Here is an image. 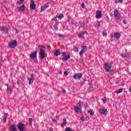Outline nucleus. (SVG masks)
I'll return each instance as SVG.
<instances>
[{"instance_id": "obj_1", "label": "nucleus", "mask_w": 131, "mask_h": 131, "mask_svg": "<svg viewBox=\"0 0 131 131\" xmlns=\"http://www.w3.org/2000/svg\"><path fill=\"white\" fill-rule=\"evenodd\" d=\"M82 107H83V102L79 100L76 106H74L75 112H76V113L78 114H81V113H82Z\"/></svg>"}, {"instance_id": "obj_2", "label": "nucleus", "mask_w": 131, "mask_h": 131, "mask_svg": "<svg viewBox=\"0 0 131 131\" xmlns=\"http://www.w3.org/2000/svg\"><path fill=\"white\" fill-rule=\"evenodd\" d=\"M38 48L40 50L39 56L40 59L42 60V59H45L47 57V54L45 52V46H39Z\"/></svg>"}, {"instance_id": "obj_3", "label": "nucleus", "mask_w": 131, "mask_h": 131, "mask_svg": "<svg viewBox=\"0 0 131 131\" xmlns=\"http://www.w3.org/2000/svg\"><path fill=\"white\" fill-rule=\"evenodd\" d=\"M17 46H18V42L16 40H12L8 43V47L10 49H15Z\"/></svg>"}, {"instance_id": "obj_4", "label": "nucleus", "mask_w": 131, "mask_h": 131, "mask_svg": "<svg viewBox=\"0 0 131 131\" xmlns=\"http://www.w3.org/2000/svg\"><path fill=\"white\" fill-rule=\"evenodd\" d=\"M34 78H35V75L34 74H31L30 75V77L28 78V80H29V84H32V83H33Z\"/></svg>"}, {"instance_id": "obj_5", "label": "nucleus", "mask_w": 131, "mask_h": 131, "mask_svg": "<svg viewBox=\"0 0 131 131\" xmlns=\"http://www.w3.org/2000/svg\"><path fill=\"white\" fill-rule=\"evenodd\" d=\"M114 16L116 20L120 19V15H119V11L117 9H115L114 12Z\"/></svg>"}, {"instance_id": "obj_6", "label": "nucleus", "mask_w": 131, "mask_h": 131, "mask_svg": "<svg viewBox=\"0 0 131 131\" xmlns=\"http://www.w3.org/2000/svg\"><path fill=\"white\" fill-rule=\"evenodd\" d=\"M95 18H96V19H100L102 18V11L100 10H97L96 12Z\"/></svg>"}, {"instance_id": "obj_7", "label": "nucleus", "mask_w": 131, "mask_h": 131, "mask_svg": "<svg viewBox=\"0 0 131 131\" xmlns=\"http://www.w3.org/2000/svg\"><path fill=\"white\" fill-rule=\"evenodd\" d=\"M107 113L108 111H107V109L101 108L99 110V113H100V114H103V115H104V116L107 115Z\"/></svg>"}, {"instance_id": "obj_8", "label": "nucleus", "mask_w": 131, "mask_h": 131, "mask_svg": "<svg viewBox=\"0 0 131 131\" xmlns=\"http://www.w3.org/2000/svg\"><path fill=\"white\" fill-rule=\"evenodd\" d=\"M24 124L21 122L17 125V127L20 131H24Z\"/></svg>"}, {"instance_id": "obj_9", "label": "nucleus", "mask_w": 131, "mask_h": 131, "mask_svg": "<svg viewBox=\"0 0 131 131\" xmlns=\"http://www.w3.org/2000/svg\"><path fill=\"white\" fill-rule=\"evenodd\" d=\"M86 50H88V47H86V46H82V49L79 52L80 56L83 55V53H84V52H85Z\"/></svg>"}, {"instance_id": "obj_10", "label": "nucleus", "mask_w": 131, "mask_h": 131, "mask_svg": "<svg viewBox=\"0 0 131 131\" xmlns=\"http://www.w3.org/2000/svg\"><path fill=\"white\" fill-rule=\"evenodd\" d=\"M73 77L74 79H79L80 78H81V77H82V74L81 73L75 74L73 76Z\"/></svg>"}, {"instance_id": "obj_11", "label": "nucleus", "mask_w": 131, "mask_h": 131, "mask_svg": "<svg viewBox=\"0 0 131 131\" xmlns=\"http://www.w3.org/2000/svg\"><path fill=\"white\" fill-rule=\"evenodd\" d=\"M30 7L31 10H35L36 6L35 5V4H34V1L33 0L31 1Z\"/></svg>"}, {"instance_id": "obj_12", "label": "nucleus", "mask_w": 131, "mask_h": 131, "mask_svg": "<svg viewBox=\"0 0 131 131\" xmlns=\"http://www.w3.org/2000/svg\"><path fill=\"white\" fill-rule=\"evenodd\" d=\"M121 36V34L119 32H116L114 34V38H116V39H119V38H120Z\"/></svg>"}, {"instance_id": "obj_13", "label": "nucleus", "mask_w": 131, "mask_h": 131, "mask_svg": "<svg viewBox=\"0 0 131 131\" xmlns=\"http://www.w3.org/2000/svg\"><path fill=\"white\" fill-rule=\"evenodd\" d=\"M104 69L106 72H112V69H111V66H105Z\"/></svg>"}, {"instance_id": "obj_14", "label": "nucleus", "mask_w": 131, "mask_h": 131, "mask_svg": "<svg viewBox=\"0 0 131 131\" xmlns=\"http://www.w3.org/2000/svg\"><path fill=\"white\" fill-rule=\"evenodd\" d=\"M6 86H7L6 93H8V94H11L12 92H13V90L11 88V86L9 85V84H7Z\"/></svg>"}, {"instance_id": "obj_15", "label": "nucleus", "mask_w": 131, "mask_h": 131, "mask_svg": "<svg viewBox=\"0 0 131 131\" xmlns=\"http://www.w3.org/2000/svg\"><path fill=\"white\" fill-rule=\"evenodd\" d=\"M1 31H3L5 33H8V28L3 26L0 28Z\"/></svg>"}, {"instance_id": "obj_16", "label": "nucleus", "mask_w": 131, "mask_h": 131, "mask_svg": "<svg viewBox=\"0 0 131 131\" xmlns=\"http://www.w3.org/2000/svg\"><path fill=\"white\" fill-rule=\"evenodd\" d=\"M84 34H88V32H82L81 34L78 35V37L80 38H84Z\"/></svg>"}, {"instance_id": "obj_17", "label": "nucleus", "mask_w": 131, "mask_h": 131, "mask_svg": "<svg viewBox=\"0 0 131 131\" xmlns=\"http://www.w3.org/2000/svg\"><path fill=\"white\" fill-rule=\"evenodd\" d=\"M36 55H37V53L36 52H33L30 55V57L31 59H33V60H34V59L36 58Z\"/></svg>"}, {"instance_id": "obj_18", "label": "nucleus", "mask_w": 131, "mask_h": 131, "mask_svg": "<svg viewBox=\"0 0 131 131\" xmlns=\"http://www.w3.org/2000/svg\"><path fill=\"white\" fill-rule=\"evenodd\" d=\"M89 85L90 87L88 88V91H89V92H92L94 91V87L93 86V84L92 83V82H89Z\"/></svg>"}, {"instance_id": "obj_19", "label": "nucleus", "mask_w": 131, "mask_h": 131, "mask_svg": "<svg viewBox=\"0 0 131 131\" xmlns=\"http://www.w3.org/2000/svg\"><path fill=\"white\" fill-rule=\"evenodd\" d=\"M8 116H9V114L8 113L4 114V117L3 118L4 123H6V122H7V118H8Z\"/></svg>"}, {"instance_id": "obj_20", "label": "nucleus", "mask_w": 131, "mask_h": 131, "mask_svg": "<svg viewBox=\"0 0 131 131\" xmlns=\"http://www.w3.org/2000/svg\"><path fill=\"white\" fill-rule=\"evenodd\" d=\"M25 10V6H24V5H23L21 6H20L18 8V12H24Z\"/></svg>"}, {"instance_id": "obj_21", "label": "nucleus", "mask_w": 131, "mask_h": 131, "mask_svg": "<svg viewBox=\"0 0 131 131\" xmlns=\"http://www.w3.org/2000/svg\"><path fill=\"white\" fill-rule=\"evenodd\" d=\"M17 128H16V125H11L10 127V130L16 131Z\"/></svg>"}, {"instance_id": "obj_22", "label": "nucleus", "mask_w": 131, "mask_h": 131, "mask_svg": "<svg viewBox=\"0 0 131 131\" xmlns=\"http://www.w3.org/2000/svg\"><path fill=\"white\" fill-rule=\"evenodd\" d=\"M66 123H67V120H66V119L64 118L63 120V122L61 124V126L62 127H64V126H65V125H66Z\"/></svg>"}, {"instance_id": "obj_23", "label": "nucleus", "mask_w": 131, "mask_h": 131, "mask_svg": "<svg viewBox=\"0 0 131 131\" xmlns=\"http://www.w3.org/2000/svg\"><path fill=\"white\" fill-rule=\"evenodd\" d=\"M54 54L56 57H58V56H60V55H61V52L57 50L55 51Z\"/></svg>"}, {"instance_id": "obj_24", "label": "nucleus", "mask_w": 131, "mask_h": 131, "mask_svg": "<svg viewBox=\"0 0 131 131\" xmlns=\"http://www.w3.org/2000/svg\"><path fill=\"white\" fill-rule=\"evenodd\" d=\"M70 59V55H68L63 58L62 59V61H67V60H69Z\"/></svg>"}, {"instance_id": "obj_25", "label": "nucleus", "mask_w": 131, "mask_h": 131, "mask_svg": "<svg viewBox=\"0 0 131 131\" xmlns=\"http://www.w3.org/2000/svg\"><path fill=\"white\" fill-rule=\"evenodd\" d=\"M56 17H57V18H59V19H62V18H64V14L60 13L59 15H57Z\"/></svg>"}, {"instance_id": "obj_26", "label": "nucleus", "mask_w": 131, "mask_h": 131, "mask_svg": "<svg viewBox=\"0 0 131 131\" xmlns=\"http://www.w3.org/2000/svg\"><path fill=\"white\" fill-rule=\"evenodd\" d=\"M88 113L89 114H90L91 116H93L94 115V113L93 112L92 110H90L89 111H88Z\"/></svg>"}, {"instance_id": "obj_27", "label": "nucleus", "mask_w": 131, "mask_h": 131, "mask_svg": "<svg viewBox=\"0 0 131 131\" xmlns=\"http://www.w3.org/2000/svg\"><path fill=\"white\" fill-rule=\"evenodd\" d=\"M73 51L75 52H78V48H77L76 46H74L73 49Z\"/></svg>"}, {"instance_id": "obj_28", "label": "nucleus", "mask_w": 131, "mask_h": 131, "mask_svg": "<svg viewBox=\"0 0 131 131\" xmlns=\"http://www.w3.org/2000/svg\"><path fill=\"white\" fill-rule=\"evenodd\" d=\"M58 26H59V25L58 24H55V25L54 26V29L55 30H58Z\"/></svg>"}, {"instance_id": "obj_29", "label": "nucleus", "mask_w": 131, "mask_h": 131, "mask_svg": "<svg viewBox=\"0 0 131 131\" xmlns=\"http://www.w3.org/2000/svg\"><path fill=\"white\" fill-rule=\"evenodd\" d=\"M66 131H73V130L71 128L67 127L66 128Z\"/></svg>"}, {"instance_id": "obj_30", "label": "nucleus", "mask_w": 131, "mask_h": 131, "mask_svg": "<svg viewBox=\"0 0 131 131\" xmlns=\"http://www.w3.org/2000/svg\"><path fill=\"white\" fill-rule=\"evenodd\" d=\"M121 56L122 57V58H125L127 56V54L126 53L122 54H121Z\"/></svg>"}, {"instance_id": "obj_31", "label": "nucleus", "mask_w": 131, "mask_h": 131, "mask_svg": "<svg viewBox=\"0 0 131 131\" xmlns=\"http://www.w3.org/2000/svg\"><path fill=\"white\" fill-rule=\"evenodd\" d=\"M122 91H123L122 89H119L118 91H117V94H120V93H122Z\"/></svg>"}, {"instance_id": "obj_32", "label": "nucleus", "mask_w": 131, "mask_h": 131, "mask_svg": "<svg viewBox=\"0 0 131 131\" xmlns=\"http://www.w3.org/2000/svg\"><path fill=\"white\" fill-rule=\"evenodd\" d=\"M23 2H24V0H18L17 1V3H18V5H21V4L23 3Z\"/></svg>"}, {"instance_id": "obj_33", "label": "nucleus", "mask_w": 131, "mask_h": 131, "mask_svg": "<svg viewBox=\"0 0 131 131\" xmlns=\"http://www.w3.org/2000/svg\"><path fill=\"white\" fill-rule=\"evenodd\" d=\"M102 34L103 35V36H107V33L106 32V31H103L102 32Z\"/></svg>"}, {"instance_id": "obj_34", "label": "nucleus", "mask_w": 131, "mask_h": 131, "mask_svg": "<svg viewBox=\"0 0 131 131\" xmlns=\"http://www.w3.org/2000/svg\"><path fill=\"white\" fill-rule=\"evenodd\" d=\"M101 101H102V102H103V103H104V104H106V102H107V100H106V99H105V98H102Z\"/></svg>"}, {"instance_id": "obj_35", "label": "nucleus", "mask_w": 131, "mask_h": 131, "mask_svg": "<svg viewBox=\"0 0 131 131\" xmlns=\"http://www.w3.org/2000/svg\"><path fill=\"white\" fill-rule=\"evenodd\" d=\"M29 121L30 124L31 125V124H32V121H33V119H32V118H29Z\"/></svg>"}, {"instance_id": "obj_36", "label": "nucleus", "mask_w": 131, "mask_h": 131, "mask_svg": "<svg viewBox=\"0 0 131 131\" xmlns=\"http://www.w3.org/2000/svg\"><path fill=\"white\" fill-rule=\"evenodd\" d=\"M80 119V120H82V121H85V118L84 117H81Z\"/></svg>"}, {"instance_id": "obj_37", "label": "nucleus", "mask_w": 131, "mask_h": 131, "mask_svg": "<svg viewBox=\"0 0 131 131\" xmlns=\"http://www.w3.org/2000/svg\"><path fill=\"white\" fill-rule=\"evenodd\" d=\"M58 18V17H57V15L55 16V17H53V18H52V20H54V21H56V22H57L58 20H57V18Z\"/></svg>"}, {"instance_id": "obj_38", "label": "nucleus", "mask_w": 131, "mask_h": 131, "mask_svg": "<svg viewBox=\"0 0 131 131\" xmlns=\"http://www.w3.org/2000/svg\"><path fill=\"white\" fill-rule=\"evenodd\" d=\"M45 9H46L45 7H43V6L41 7V12H43V11H45Z\"/></svg>"}, {"instance_id": "obj_39", "label": "nucleus", "mask_w": 131, "mask_h": 131, "mask_svg": "<svg viewBox=\"0 0 131 131\" xmlns=\"http://www.w3.org/2000/svg\"><path fill=\"white\" fill-rule=\"evenodd\" d=\"M105 66H111V64L109 62H107L105 63Z\"/></svg>"}, {"instance_id": "obj_40", "label": "nucleus", "mask_w": 131, "mask_h": 131, "mask_svg": "<svg viewBox=\"0 0 131 131\" xmlns=\"http://www.w3.org/2000/svg\"><path fill=\"white\" fill-rule=\"evenodd\" d=\"M64 75H65L66 76H67V75H68V72L67 71H65L63 73Z\"/></svg>"}, {"instance_id": "obj_41", "label": "nucleus", "mask_w": 131, "mask_h": 131, "mask_svg": "<svg viewBox=\"0 0 131 131\" xmlns=\"http://www.w3.org/2000/svg\"><path fill=\"white\" fill-rule=\"evenodd\" d=\"M44 7H45V9H47V8H49V4H46L44 5Z\"/></svg>"}, {"instance_id": "obj_42", "label": "nucleus", "mask_w": 131, "mask_h": 131, "mask_svg": "<svg viewBox=\"0 0 131 131\" xmlns=\"http://www.w3.org/2000/svg\"><path fill=\"white\" fill-rule=\"evenodd\" d=\"M81 7H82V9H85V7L84 6V4L82 3L81 4Z\"/></svg>"}, {"instance_id": "obj_43", "label": "nucleus", "mask_w": 131, "mask_h": 131, "mask_svg": "<svg viewBox=\"0 0 131 131\" xmlns=\"http://www.w3.org/2000/svg\"><path fill=\"white\" fill-rule=\"evenodd\" d=\"M17 84L20 85V83H21V81H20V80H18L17 81Z\"/></svg>"}, {"instance_id": "obj_44", "label": "nucleus", "mask_w": 131, "mask_h": 131, "mask_svg": "<svg viewBox=\"0 0 131 131\" xmlns=\"http://www.w3.org/2000/svg\"><path fill=\"white\" fill-rule=\"evenodd\" d=\"M96 26H97V27H98V28H100V27L101 26V25H100V24L99 23V24H96Z\"/></svg>"}, {"instance_id": "obj_45", "label": "nucleus", "mask_w": 131, "mask_h": 131, "mask_svg": "<svg viewBox=\"0 0 131 131\" xmlns=\"http://www.w3.org/2000/svg\"><path fill=\"white\" fill-rule=\"evenodd\" d=\"M62 56H63V57H65V56H66V52H63L62 53Z\"/></svg>"}, {"instance_id": "obj_46", "label": "nucleus", "mask_w": 131, "mask_h": 131, "mask_svg": "<svg viewBox=\"0 0 131 131\" xmlns=\"http://www.w3.org/2000/svg\"><path fill=\"white\" fill-rule=\"evenodd\" d=\"M123 23L124 24H126V20H125V19L123 20Z\"/></svg>"}, {"instance_id": "obj_47", "label": "nucleus", "mask_w": 131, "mask_h": 131, "mask_svg": "<svg viewBox=\"0 0 131 131\" xmlns=\"http://www.w3.org/2000/svg\"><path fill=\"white\" fill-rule=\"evenodd\" d=\"M82 27H84V26H85V23H82L81 25Z\"/></svg>"}, {"instance_id": "obj_48", "label": "nucleus", "mask_w": 131, "mask_h": 131, "mask_svg": "<svg viewBox=\"0 0 131 131\" xmlns=\"http://www.w3.org/2000/svg\"><path fill=\"white\" fill-rule=\"evenodd\" d=\"M58 36H59V37L62 38V37H63V35H62V34H58Z\"/></svg>"}, {"instance_id": "obj_49", "label": "nucleus", "mask_w": 131, "mask_h": 131, "mask_svg": "<svg viewBox=\"0 0 131 131\" xmlns=\"http://www.w3.org/2000/svg\"><path fill=\"white\" fill-rule=\"evenodd\" d=\"M62 92L63 93H66V90L65 89H63L62 90Z\"/></svg>"}, {"instance_id": "obj_50", "label": "nucleus", "mask_w": 131, "mask_h": 131, "mask_svg": "<svg viewBox=\"0 0 131 131\" xmlns=\"http://www.w3.org/2000/svg\"><path fill=\"white\" fill-rule=\"evenodd\" d=\"M123 2V0H119V3H122Z\"/></svg>"}, {"instance_id": "obj_51", "label": "nucleus", "mask_w": 131, "mask_h": 131, "mask_svg": "<svg viewBox=\"0 0 131 131\" xmlns=\"http://www.w3.org/2000/svg\"><path fill=\"white\" fill-rule=\"evenodd\" d=\"M111 36L112 38H113V37H114V35H113V34H111Z\"/></svg>"}, {"instance_id": "obj_52", "label": "nucleus", "mask_w": 131, "mask_h": 131, "mask_svg": "<svg viewBox=\"0 0 131 131\" xmlns=\"http://www.w3.org/2000/svg\"><path fill=\"white\" fill-rule=\"evenodd\" d=\"M129 121H130L129 123L130 124H131V117L130 118Z\"/></svg>"}, {"instance_id": "obj_53", "label": "nucleus", "mask_w": 131, "mask_h": 131, "mask_svg": "<svg viewBox=\"0 0 131 131\" xmlns=\"http://www.w3.org/2000/svg\"><path fill=\"white\" fill-rule=\"evenodd\" d=\"M85 2H89V0H85Z\"/></svg>"}, {"instance_id": "obj_54", "label": "nucleus", "mask_w": 131, "mask_h": 131, "mask_svg": "<svg viewBox=\"0 0 131 131\" xmlns=\"http://www.w3.org/2000/svg\"><path fill=\"white\" fill-rule=\"evenodd\" d=\"M84 82H85L84 81H83V83H84Z\"/></svg>"}, {"instance_id": "obj_55", "label": "nucleus", "mask_w": 131, "mask_h": 131, "mask_svg": "<svg viewBox=\"0 0 131 131\" xmlns=\"http://www.w3.org/2000/svg\"><path fill=\"white\" fill-rule=\"evenodd\" d=\"M116 83H117V84L118 83V82H116Z\"/></svg>"}, {"instance_id": "obj_56", "label": "nucleus", "mask_w": 131, "mask_h": 131, "mask_svg": "<svg viewBox=\"0 0 131 131\" xmlns=\"http://www.w3.org/2000/svg\"><path fill=\"white\" fill-rule=\"evenodd\" d=\"M53 121H55V119H53Z\"/></svg>"}]
</instances>
